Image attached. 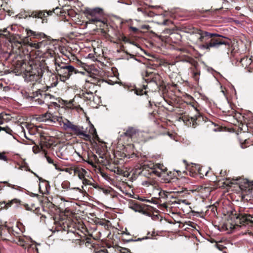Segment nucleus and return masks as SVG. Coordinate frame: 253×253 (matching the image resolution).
<instances>
[{"label": "nucleus", "instance_id": "nucleus-35", "mask_svg": "<svg viewBox=\"0 0 253 253\" xmlns=\"http://www.w3.org/2000/svg\"><path fill=\"white\" fill-rule=\"evenodd\" d=\"M19 242H20V244L21 246H22L23 247L26 246V244H25V242L22 239L20 240Z\"/></svg>", "mask_w": 253, "mask_h": 253}, {"label": "nucleus", "instance_id": "nucleus-10", "mask_svg": "<svg viewBox=\"0 0 253 253\" xmlns=\"http://www.w3.org/2000/svg\"><path fill=\"white\" fill-rule=\"evenodd\" d=\"M63 125V127L65 129H71V130L73 129L75 126L72 122L67 119H63V121H61V125Z\"/></svg>", "mask_w": 253, "mask_h": 253}, {"label": "nucleus", "instance_id": "nucleus-46", "mask_svg": "<svg viewBox=\"0 0 253 253\" xmlns=\"http://www.w3.org/2000/svg\"><path fill=\"white\" fill-rule=\"evenodd\" d=\"M143 86L144 88V89H146V85H145L143 84Z\"/></svg>", "mask_w": 253, "mask_h": 253}, {"label": "nucleus", "instance_id": "nucleus-28", "mask_svg": "<svg viewBox=\"0 0 253 253\" xmlns=\"http://www.w3.org/2000/svg\"><path fill=\"white\" fill-rule=\"evenodd\" d=\"M215 246L219 250L221 251H222L223 249L225 248V247L221 245H218L217 244H216L215 245Z\"/></svg>", "mask_w": 253, "mask_h": 253}, {"label": "nucleus", "instance_id": "nucleus-33", "mask_svg": "<svg viewBox=\"0 0 253 253\" xmlns=\"http://www.w3.org/2000/svg\"><path fill=\"white\" fill-rule=\"evenodd\" d=\"M78 176L80 179L83 180L84 179V175L83 172H80L78 174Z\"/></svg>", "mask_w": 253, "mask_h": 253}, {"label": "nucleus", "instance_id": "nucleus-47", "mask_svg": "<svg viewBox=\"0 0 253 253\" xmlns=\"http://www.w3.org/2000/svg\"><path fill=\"white\" fill-rule=\"evenodd\" d=\"M88 163L91 165H93V163L92 162H88Z\"/></svg>", "mask_w": 253, "mask_h": 253}, {"label": "nucleus", "instance_id": "nucleus-29", "mask_svg": "<svg viewBox=\"0 0 253 253\" xmlns=\"http://www.w3.org/2000/svg\"><path fill=\"white\" fill-rule=\"evenodd\" d=\"M122 253H129V250L126 248H122L120 250Z\"/></svg>", "mask_w": 253, "mask_h": 253}, {"label": "nucleus", "instance_id": "nucleus-22", "mask_svg": "<svg viewBox=\"0 0 253 253\" xmlns=\"http://www.w3.org/2000/svg\"><path fill=\"white\" fill-rule=\"evenodd\" d=\"M146 91H143V89H135V93L137 95H142L143 93L144 94H146Z\"/></svg>", "mask_w": 253, "mask_h": 253}, {"label": "nucleus", "instance_id": "nucleus-14", "mask_svg": "<svg viewBox=\"0 0 253 253\" xmlns=\"http://www.w3.org/2000/svg\"><path fill=\"white\" fill-rule=\"evenodd\" d=\"M20 128L21 129V131L23 132L24 137L27 139H28V140H29L30 141V142H25V143L27 144H29V145H31V144H35V143L34 141L30 137L28 136L26 134L25 130L23 126H21L20 127Z\"/></svg>", "mask_w": 253, "mask_h": 253}, {"label": "nucleus", "instance_id": "nucleus-45", "mask_svg": "<svg viewBox=\"0 0 253 253\" xmlns=\"http://www.w3.org/2000/svg\"><path fill=\"white\" fill-rule=\"evenodd\" d=\"M185 202H186V200H182V202L183 203H185Z\"/></svg>", "mask_w": 253, "mask_h": 253}, {"label": "nucleus", "instance_id": "nucleus-7", "mask_svg": "<svg viewBox=\"0 0 253 253\" xmlns=\"http://www.w3.org/2000/svg\"><path fill=\"white\" fill-rule=\"evenodd\" d=\"M145 74V76L143 77V79L147 83H154L158 85V82L160 80L159 75L147 71Z\"/></svg>", "mask_w": 253, "mask_h": 253}, {"label": "nucleus", "instance_id": "nucleus-30", "mask_svg": "<svg viewBox=\"0 0 253 253\" xmlns=\"http://www.w3.org/2000/svg\"><path fill=\"white\" fill-rule=\"evenodd\" d=\"M149 237H147V236H145V237H143L142 238H138L137 239H135V242H138V241H142L143 240H146V239H148Z\"/></svg>", "mask_w": 253, "mask_h": 253}, {"label": "nucleus", "instance_id": "nucleus-3", "mask_svg": "<svg viewBox=\"0 0 253 253\" xmlns=\"http://www.w3.org/2000/svg\"><path fill=\"white\" fill-rule=\"evenodd\" d=\"M55 70L60 77V79L62 82H65L69 79L73 74H76L79 72L74 66L66 64L65 63H57L55 59Z\"/></svg>", "mask_w": 253, "mask_h": 253}, {"label": "nucleus", "instance_id": "nucleus-5", "mask_svg": "<svg viewBox=\"0 0 253 253\" xmlns=\"http://www.w3.org/2000/svg\"><path fill=\"white\" fill-rule=\"evenodd\" d=\"M232 218L235 219V224L237 225H246L250 224L253 225V214L239 213L235 214Z\"/></svg>", "mask_w": 253, "mask_h": 253}, {"label": "nucleus", "instance_id": "nucleus-11", "mask_svg": "<svg viewBox=\"0 0 253 253\" xmlns=\"http://www.w3.org/2000/svg\"><path fill=\"white\" fill-rule=\"evenodd\" d=\"M197 114L195 115L194 117H188L187 120L189 122L190 124H192V126L194 127L197 124V120L200 117L199 113L197 112Z\"/></svg>", "mask_w": 253, "mask_h": 253}, {"label": "nucleus", "instance_id": "nucleus-39", "mask_svg": "<svg viewBox=\"0 0 253 253\" xmlns=\"http://www.w3.org/2000/svg\"><path fill=\"white\" fill-rule=\"evenodd\" d=\"M74 189H77V190H79V191L80 192L83 193V192L82 191V189H80V188H78V187L74 188Z\"/></svg>", "mask_w": 253, "mask_h": 253}, {"label": "nucleus", "instance_id": "nucleus-38", "mask_svg": "<svg viewBox=\"0 0 253 253\" xmlns=\"http://www.w3.org/2000/svg\"><path fill=\"white\" fill-rule=\"evenodd\" d=\"M14 201H17V200L15 199V200H12L8 204V207H10L11 206V204L14 202Z\"/></svg>", "mask_w": 253, "mask_h": 253}, {"label": "nucleus", "instance_id": "nucleus-36", "mask_svg": "<svg viewBox=\"0 0 253 253\" xmlns=\"http://www.w3.org/2000/svg\"><path fill=\"white\" fill-rule=\"evenodd\" d=\"M199 75L198 73H195L194 74V77L196 80H198V78H197V76H198Z\"/></svg>", "mask_w": 253, "mask_h": 253}, {"label": "nucleus", "instance_id": "nucleus-41", "mask_svg": "<svg viewBox=\"0 0 253 253\" xmlns=\"http://www.w3.org/2000/svg\"><path fill=\"white\" fill-rule=\"evenodd\" d=\"M132 29L133 31H136L137 30V29L135 27H132Z\"/></svg>", "mask_w": 253, "mask_h": 253}, {"label": "nucleus", "instance_id": "nucleus-50", "mask_svg": "<svg viewBox=\"0 0 253 253\" xmlns=\"http://www.w3.org/2000/svg\"><path fill=\"white\" fill-rule=\"evenodd\" d=\"M207 173H208V171H207V172H206V175H207Z\"/></svg>", "mask_w": 253, "mask_h": 253}, {"label": "nucleus", "instance_id": "nucleus-25", "mask_svg": "<svg viewBox=\"0 0 253 253\" xmlns=\"http://www.w3.org/2000/svg\"><path fill=\"white\" fill-rule=\"evenodd\" d=\"M0 160H3L4 161H7V158L4 155V153L0 152Z\"/></svg>", "mask_w": 253, "mask_h": 253}, {"label": "nucleus", "instance_id": "nucleus-26", "mask_svg": "<svg viewBox=\"0 0 253 253\" xmlns=\"http://www.w3.org/2000/svg\"><path fill=\"white\" fill-rule=\"evenodd\" d=\"M83 184L85 185H91V182L89 180L84 178L83 180Z\"/></svg>", "mask_w": 253, "mask_h": 253}, {"label": "nucleus", "instance_id": "nucleus-18", "mask_svg": "<svg viewBox=\"0 0 253 253\" xmlns=\"http://www.w3.org/2000/svg\"><path fill=\"white\" fill-rule=\"evenodd\" d=\"M244 185L242 184V182L239 181L238 183L239 184V187L241 189H244V188H246L250 185V182L248 179H243Z\"/></svg>", "mask_w": 253, "mask_h": 253}, {"label": "nucleus", "instance_id": "nucleus-32", "mask_svg": "<svg viewBox=\"0 0 253 253\" xmlns=\"http://www.w3.org/2000/svg\"><path fill=\"white\" fill-rule=\"evenodd\" d=\"M0 129L4 130L6 131V132L7 133H9L11 131V130L9 128H4V127H0Z\"/></svg>", "mask_w": 253, "mask_h": 253}, {"label": "nucleus", "instance_id": "nucleus-13", "mask_svg": "<svg viewBox=\"0 0 253 253\" xmlns=\"http://www.w3.org/2000/svg\"><path fill=\"white\" fill-rule=\"evenodd\" d=\"M102 9L99 7H96L93 9H88L87 10V13L92 16H94L96 13H100L102 12Z\"/></svg>", "mask_w": 253, "mask_h": 253}, {"label": "nucleus", "instance_id": "nucleus-8", "mask_svg": "<svg viewBox=\"0 0 253 253\" xmlns=\"http://www.w3.org/2000/svg\"><path fill=\"white\" fill-rule=\"evenodd\" d=\"M73 131L78 136L84 137L86 140L89 139L90 135L86 133L84 130L83 127L75 125L72 129Z\"/></svg>", "mask_w": 253, "mask_h": 253}, {"label": "nucleus", "instance_id": "nucleus-15", "mask_svg": "<svg viewBox=\"0 0 253 253\" xmlns=\"http://www.w3.org/2000/svg\"><path fill=\"white\" fill-rule=\"evenodd\" d=\"M136 133L135 129L133 127H129L126 131L124 133V134L129 137H132Z\"/></svg>", "mask_w": 253, "mask_h": 253}, {"label": "nucleus", "instance_id": "nucleus-42", "mask_svg": "<svg viewBox=\"0 0 253 253\" xmlns=\"http://www.w3.org/2000/svg\"><path fill=\"white\" fill-rule=\"evenodd\" d=\"M137 10H138V11H142V9H141V8H140V7H138V8H137Z\"/></svg>", "mask_w": 253, "mask_h": 253}, {"label": "nucleus", "instance_id": "nucleus-21", "mask_svg": "<svg viewBox=\"0 0 253 253\" xmlns=\"http://www.w3.org/2000/svg\"><path fill=\"white\" fill-rule=\"evenodd\" d=\"M168 192L166 191H160L159 193V196L162 198H168Z\"/></svg>", "mask_w": 253, "mask_h": 253}, {"label": "nucleus", "instance_id": "nucleus-49", "mask_svg": "<svg viewBox=\"0 0 253 253\" xmlns=\"http://www.w3.org/2000/svg\"><path fill=\"white\" fill-rule=\"evenodd\" d=\"M232 226H233L232 225H231V226H230V228H232Z\"/></svg>", "mask_w": 253, "mask_h": 253}, {"label": "nucleus", "instance_id": "nucleus-31", "mask_svg": "<svg viewBox=\"0 0 253 253\" xmlns=\"http://www.w3.org/2000/svg\"><path fill=\"white\" fill-rule=\"evenodd\" d=\"M126 53L128 55H129V57L126 58V59H127V60H128V59H129V58H132V59H134V60H137L135 58V57H134V55H133V54H129V53H128L127 52H126Z\"/></svg>", "mask_w": 253, "mask_h": 253}, {"label": "nucleus", "instance_id": "nucleus-43", "mask_svg": "<svg viewBox=\"0 0 253 253\" xmlns=\"http://www.w3.org/2000/svg\"><path fill=\"white\" fill-rule=\"evenodd\" d=\"M117 173H118V174L120 173V170L119 169H117Z\"/></svg>", "mask_w": 253, "mask_h": 253}, {"label": "nucleus", "instance_id": "nucleus-2", "mask_svg": "<svg viewBox=\"0 0 253 253\" xmlns=\"http://www.w3.org/2000/svg\"><path fill=\"white\" fill-rule=\"evenodd\" d=\"M60 9L58 7H56L52 10H34L32 11H24L23 13L19 14L20 18H33L35 19H40L42 20V23H44L47 22V17L48 16L52 15L53 13L58 14L61 13Z\"/></svg>", "mask_w": 253, "mask_h": 253}, {"label": "nucleus", "instance_id": "nucleus-6", "mask_svg": "<svg viewBox=\"0 0 253 253\" xmlns=\"http://www.w3.org/2000/svg\"><path fill=\"white\" fill-rule=\"evenodd\" d=\"M144 169H150V173H154L156 175L161 177L163 172H165L167 169L163 164L158 163L154 164L151 163L150 164H145L144 165Z\"/></svg>", "mask_w": 253, "mask_h": 253}, {"label": "nucleus", "instance_id": "nucleus-20", "mask_svg": "<svg viewBox=\"0 0 253 253\" xmlns=\"http://www.w3.org/2000/svg\"><path fill=\"white\" fill-rule=\"evenodd\" d=\"M26 31L27 33V35L29 36H33L34 37H37L41 35V34H40L39 33H36V32H34L30 29H29V30L26 29Z\"/></svg>", "mask_w": 253, "mask_h": 253}, {"label": "nucleus", "instance_id": "nucleus-37", "mask_svg": "<svg viewBox=\"0 0 253 253\" xmlns=\"http://www.w3.org/2000/svg\"><path fill=\"white\" fill-rule=\"evenodd\" d=\"M99 155V158H101V159H103L104 157H103V154L102 153V152H99L98 153Z\"/></svg>", "mask_w": 253, "mask_h": 253}, {"label": "nucleus", "instance_id": "nucleus-19", "mask_svg": "<svg viewBox=\"0 0 253 253\" xmlns=\"http://www.w3.org/2000/svg\"><path fill=\"white\" fill-rule=\"evenodd\" d=\"M50 116H51L50 113L47 112L44 114H42V121L43 122L49 123Z\"/></svg>", "mask_w": 253, "mask_h": 253}, {"label": "nucleus", "instance_id": "nucleus-16", "mask_svg": "<svg viewBox=\"0 0 253 253\" xmlns=\"http://www.w3.org/2000/svg\"><path fill=\"white\" fill-rule=\"evenodd\" d=\"M11 117L9 114L2 113L0 114V121L9 122L11 120Z\"/></svg>", "mask_w": 253, "mask_h": 253}, {"label": "nucleus", "instance_id": "nucleus-48", "mask_svg": "<svg viewBox=\"0 0 253 253\" xmlns=\"http://www.w3.org/2000/svg\"><path fill=\"white\" fill-rule=\"evenodd\" d=\"M38 196V194H34V196H35V197H37Z\"/></svg>", "mask_w": 253, "mask_h": 253}, {"label": "nucleus", "instance_id": "nucleus-4", "mask_svg": "<svg viewBox=\"0 0 253 253\" xmlns=\"http://www.w3.org/2000/svg\"><path fill=\"white\" fill-rule=\"evenodd\" d=\"M25 98L30 101L33 105H41L44 103L43 99H52L53 96L49 93L44 92L41 93L40 91L33 92L31 94H26Z\"/></svg>", "mask_w": 253, "mask_h": 253}, {"label": "nucleus", "instance_id": "nucleus-1", "mask_svg": "<svg viewBox=\"0 0 253 253\" xmlns=\"http://www.w3.org/2000/svg\"><path fill=\"white\" fill-rule=\"evenodd\" d=\"M194 36L199 42L203 43L200 48L203 49L210 50L211 48H218L221 45H226L227 42L223 41L222 36L214 33L202 31L200 29L192 28L187 32Z\"/></svg>", "mask_w": 253, "mask_h": 253}, {"label": "nucleus", "instance_id": "nucleus-34", "mask_svg": "<svg viewBox=\"0 0 253 253\" xmlns=\"http://www.w3.org/2000/svg\"><path fill=\"white\" fill-rule=\"evenodd\" d=\"M30 171H31V170L29 169V170ZM31 172L33 173L36 176H37V177H38L40 181H44V180H43L41 177H39L36 173H34V172H33L32 171H31Z\"/></svg>", "mask_w": 253, "mask_h": 253}, {"label": "nucleus", "instance_id": "nucleus-44", "mask_svg": "<svg viewBox=\"0 0 253 253\" xmlns=\"http://www.w3.org/2000/svg\"><path fill=\"white\" fill-rule=\"evenodd\" d=\"M93 130L94 131V133L96 132V130H95V129L94 127L93 128Z\"/></svg>", "mask_w": 253, "mask_h": 253}, {"label": "nucleus", "instance_id": "nucleus-12", "mask_svg": "<svg viewBox=\"0 0 253 253\" xmlns=\"http://www.w3.org/2000/svg\"><path fill=\"white\" fill-rule=\"evenodd\" d=\"M61 121H63V118L62 117L55 116L51 114L49 123H55L58 122L59 124L61 125Z\"/></svg>", "mask_w": 253, "mask_h": 253}, {"label": "nucleus", "instance_id": "nucleus-17", "mask_svg": "<svg viewBox=\"0 0 253 253\" xmlns=\"http://www.w3.org/2000/svg\"><path fill=\"white\" fill-rule=\"evenodd\" d=\"M29 45L31 47L34 48L35 49H40L42 48V46L44 45V43L42 42H39L38 43L31 42L30 43H29Z\"/></svg>", "mask_w": 253, "mask_h": 253}, {"label": "nucleus", "instance_id": "nucleus-27", "mask_svg": "<svg viewBox=\"0 0 253 253\" xmlns=\"http://www.w3.org/2000/svg\"><path fill=\"white\" fill-rule=\"evenodd\" d=\"M89 21L92 23H94L96 22H99V21H100V20L97 17H92V18L89 19Z\"/></svg>", "mask_w": 253, "mask_h": 253}, {"label": "nucleus", "instance_id": "nucleus-40", "mask_svg": "<svg viewBox=\"0 0 253 253\" xmlns=\"http://www.w3.org/2000/svg\"><path fill=\"white\" fill-rule=\"evenodd\" d=\"M127 242H135V239H131L128 240Z\"/></svg>", "mask_w": 253, "mask_h": 253}, {"label": "nucleus", "instance_id": "nucleus-23", "mask_svg": "<svg viewBox=\"0 0 253 253\" xmlns=\"http://www.w3.org/2000/svg\"><path fill=\"white\" fill-rule=\"evenodd\" d=\"M83 94L84 97L89 100L91 99V96H92V92L90 91H86L85 93H84Z\"/></svg>", "mask_w": 253, "mask_h": 253}, {"label": "nucleus", "instance_id": "nucleus-9", "mask_svg": "<svg viewBox=\"0 0 253 253\" xmlns=\"http://www.w3.org/2000/svg\"><path fill=\"white\" fill-rule=\"evenodd\" d=\"M128 207L135 212H141L143 211V208L135 201L129 202Z\"/></svg>", "mask_w": 253, "mask_h": 253}, {"label": "nucleus", "instance_id": "nucleus-24", "mask_svg": "<svg viewBox=\"0 0 253 253\" xmlns=\"http://www.w3.org/2000/svg\"><path fill=\"white\" fill-rule=\"evenodd\" d=\"M45 158L46 159V160L48 162V163L49 164H53L54 165V166H55V169H57V166H56V164H54V163H53V161L49 157L47 156L46 155H45Z\"/></svg>", "mask_w": 253, "mask_h": 253}]
</instances>
